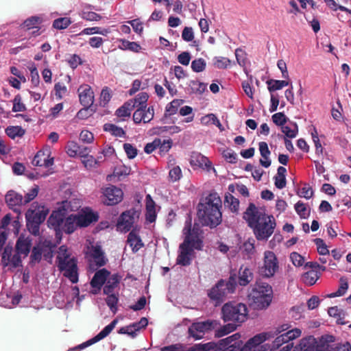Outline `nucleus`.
Masks as SVG:
<instances>
[{"mask_svg": "<svg viewBox=\"0 0 351 351\" xmlns=\"http://www.w3.org/2000/svg\"><path fill=\"white\" fill-rule=\"evenodd\" d=\"M31 248V241L28 239L19 237L16 244V252L19 254L27 256Z\"/></svg>", "mask_w": 351, "mask_h": 351, "instance_id": "obj_36", "label": "nucleus"}, {"mask_svg": "<svg viewBox=\"0 0 351 351\" xmlns=\"http://www.w3.org/2000/svg\"><path fill=\"white\" fill-rule=\"evenodd\" d=\"M49 212L48 208L43 204L38 202L31 204L25 213V219L27 228L32 234H40V226L45 221Z\"/></svg>", "mask_w": 351, "mask_h": 351, "instance_id": "obj_4", "label": "nucleus"}, {"mask_svg": "<svg viewBox=\"0 0 351 351\" xmlns=\"http://www.w3.org/2000/svg\"><path fill=\"white\" fill-rule=\"evenodd\" d=\"M120 276L117 274H113L107 279L106 285L103 289L104 293L110 295L114 292V289L118 286L120 282Z\"/></svg>", "mask_w": 351, "mask_h": 351, "instance_id": "obj_31", "label": "nucleus"}, {"mask_svg": "<svg viewBox=\"0 0 351 351\" xmlns=\"http://www.w3.org/2000/svg\"><path fill=\"white\" fill-rule=\"evenodd\" d=\"M119 42L121 43V45H119V47L122 50L138 52L141 49V45L136 42H131L125 39H120Z\"/></svg>", "mask_w": 351, "mask_h": 351, "instance_id": "obj_46", "label": "nucleus"}, {"mask_svg": "<svg viewBox=\"0 0 351 351\" xmlns=\"http://www.w3.org/2000/svg\"><path fill=\"white\" fill-rule=\"evenodd\" d=\"M2 260L3 261H5V260L8 261L6 265L9 263L14 267H17L21 263V254H19L18 252H16L14 254L12 255L11 250H8V249L5 248L2 255Z\"/></svg>", "mask_w": 351, "mask_h": 351, "instance_id": "obj_33", "label": "nucleus"}, {"mask_svg": "<svg viewBox=\"0 0 351 351\" xmlns=\"http://www.w3.org/2000/svg\"><path fill=\"white\" fill-rule=\"evenodd\" d=\"M56 256V265L58 270L62 272L63 276L68 278L72 283L78 282L77 260L71 256V253L65 245H61L58 250Z\"/></svg>", "mask_w": 351, "mask_h": 351, "instance_id": "obj_3", "label": "nucleus"}, {"mask_svg": "<svg viewBox=\"0 0 351 351\" xmlns=\"http://www.w3.org/2000/svg\"><path fill=\"white\" fill-rule=\"evenodd\" d=\"M140 213L139 210L134 208L122 213L117 221V228L124 232H128L138 219Z\"/></svg>", "mask_w": 351, "mask_h": 351, "instance_id": "obj_9", "label": "nucleus"}, {"mask_svg": "<svg viewBox=\"0 0 351 351\" xmlns=\"http://www.w3.org/2000/svg\"><path fill=\"white\" fill-rule=\"evenodd\" d=\"M133 109L134 105L128 101L116 110L115 114L120 118L129 117Z\"/></svg>", "mask_w": 351, "mask_h": 351, "instance_id": "obj_42", "label": "nucleus"}, {"mask_svg": "<svg viewBox=\"0 0 351 351\" xmlns=\"http://www.w3.org/2000/svg\"><path fill=\"white\" fill-rule=\"evenodd\" d=\"M110 272L106 269H101L95 272L91 281L90 285L93 288L100 290L110 276Z\"/></svg>", "mask_w": 351, "mask_h": 351, "instance_id": "obj_22", "label": "nucleus"}, {"mask_svg": "<svg viewBox=\"0 0 351 351\" xmlns=\"http://www.w3.org/2000/svg\"><path fill=\"white\" fill-rule=\"evenodd\" d=\"M254 274L251 269L243 265L239 270L238 282L241 286H246L253 280Z\"/></svg>", "mask_w": 351, "mask_h": 351, "instance_id": "obj_26", "label": "nucleus"}, {"mask_svg": "<svg viewBox=\"0 0 351 351\" xmlns=\"http://www.w3.org/2000/svg\"><path fill=\"white\" fill-rule=\"evenodd\" d=\"M320 276L321 273L318 271L309 270L302 274L301 280L305 285L312 286L315 284Z\"/></svg>", "mask_w": 351, "mask_h": 351, "instance_id": "obj_35", "label": "nucleus"}, {"mask_svg": "<svg viewBox=\"0 0 351 351\" xmlns=\"http://www.w3.org/2000/svg\"><path fill=\"white\" fill-rule=\"evenodd\" d=\"M107 298L106 299V302L107 305L109 306L110 310L115 313L117 311V303L119 301L118 297L113 293H110V295H107Z\"/></svg>", "mask_w": 351, "mask_h": 351, "instance_id": "obj_58", "label": "nucleus"}, {"mask_svg": "<svg viewBox=\"0 0 351 351\" xmlns=\"http://www.w3.org/2000/svg\"><path fill=\"white\" fill-rule=\"evenodd\" d=\"M300 351H319L317 349V339L313 336L302 338L300 344Z\"/></svg>", "mask_w": 351, "mask_h": 351, "instance_id": "obj_28", "label": "nucleus"}, {"mask_svg": "<svg viewBox=\"0 0 351 351\" xmlns=\"http://www.w3.org/2000/svg\"><path fill=\"white\" fill-rule=\"evenodd\" d=\"M239 325L234 323L228 324L221 328L217 327L215 330V337H221L235 330Z\"/></svg>", "mask_w": 351, "mask_h": 351, "instance_id": "obj_48", "label": "nucleus"}, {"mask_svg": "<svg viewBox=\"0 0 351 351\" xmlns=\"http://www.w3.org/2000/svg\"><path fill=\"white\" fill-rule=\"evenodd\" d=\"M40 243H38L32 250L30 259L32 262L39 263L42 259V251Z\"/></svg>", "mask_w": 351, "mask_h": 351, "instance_id": "obj_60", "label": "nucleus"}, {"mask_svg": "<svg viewBox=\"0 0 351 351\" xmlns=\"http://www.w3.org/2000/svg\"><path fill=\"white\" fill-rule=\"evenodd\" d=\"M123 149L129 159L134 158L138 154V149L130 143H124Z\"/></svg>", "mask_w": 351, "mask_h": 351, "instance_id": "obj_63", "label": "nucleus"}, {"mask_svg": "<svg viewBox=\"0 0 351 351\" xmlns=\"http://www.w3.org/2000/svg\"><path fill=\"white\" fill-rule=\"evenodd\" d=\"M271 333L264 332L259 333L252 338L250 339L245 345L243 346V351H267L268 350L267 344L262 345L266 340L271 339Z\"/></svg>", "mask_w": 351, "mask_h": 351, "instance_id": "obj_8", "label": "nucleus"}, {"mask_svg": "<svg viewBox=\"0 0 351 351\" xmlns=\"http://www.w3.org/2000/svg\"><path fill=\"white\" fill-rule=\"evenodd\" d=\"M5 200L10 208L24 204L23 195L12 190L6 193Z\"/></svg>", "mask_w": 351, "mask_h": 351, "instance_id": "obj_25", "label": "nucleus"}, {"mask_svg": "<svg viewBox=\"0 0 351 351\" xmlns=\"http://www.w3.org/2000/svg\"><path fill=\"white\" fill-rule=\"evenodd\" d=\"M272 298V288L266 282L256 283L248 294L250 305L258 310L267 308L271 302Z\"/></svg>", "mask_w": 351, "mask_h": 351, "instance_id": "obj_5", "label": "nucleus"}, {"mask_svg": "<svg viewBox=\"0 0 351 351\" xmlns=\"http://www.w3.org/2000/svg\"><path fill=\"white\" fill-rule=\"evenodd\" d=\"M223 280H219L208 292V296L210 300L215 302V306L221 304L227 295L230 294L229 291L223 285Z\"/></svg>", "mask_w": 351, "mask_h": 351, "instance_id": "obj_13", "label": "nucleus"}, {"mask_svg": "<svg viewBox=\"0 0 351 351\" xmlns=\"http://www.w3.org/2000/svg\"><path fill=\"white\" fill-rule=\"evenodd\" d=\"M218 348L217 343L210 341L206 343L195 344L190 348V351H215Z\"/></svg>", "mask_w": 351, "mask_h": 351, "instance_id": "obj_44", "label": "nucleus"}, {"mask_svg": "<svg viewBox=\"0 0 351 351\" xmlns=\"http://www.w3.org/2000/svg\"><path fill=\"white\" fill-rule=\"evenodd\" d=\"M71 23L72 21L71 18L60 17L53 21L52 27L54 29L62 30L67 28Z\"/></svg>", "mask_w": 351, "mask_h": 351, "instance_id": "obj_51", "label": "nucleus"}, {"mask_svg": "<svg viewBox=\"0 0 351 351\" xmlns=\"http://www.w3.org/2000/svg\"><path fill=\"white\" fill-rule=\"evenodd\" d=\"M339 283H340V285H339L337 291L328 294V298H335V297L343 296L345 295V293H346V291L348 289V280L345 277H341L339 279Z\"/></svg>", "mask_w": 351, "mask_h": 351, "instance_id": "obj_47", "label": "nucleus"}, {"mask_svg": "<svg viewBox=\"0 0 351 351\" xmlns=\"http://www.w3.org/2000/svg\"><path fill=\"white\" fill-rule=\"evenodd\" d=\"M32 164L34 166L49 167L53 164V158H49L44 152L39 151L34 156Z\"/></svg>", "mask_w": 351, "mask_h": 351, "instance_id": "obj_29", "label": "nucleus"}, {"mask_svg": "<svg viewBox=\"0 0 351 351\" xmlns=\"http://www.w3.org/2000/svg\"><path fill=\"white\" fill-rule=\"evenodd\" d=\"M301 335V330L298 328L289 330L281 335H276L275 339L272 341L271 346H267L269 351H276L281 346H284L288 343H292V340L299 337Z\"/></svg>", "mask_w": 351, "mask_h": 351, "instance_id": "obj_10", "label": "nucleus"}, {"mask_svg": "<svg viewBox=\"0 0 351 351\" xmlns=\"http://www.w3.org/2000/svg\"><path fill=\"white\" fill-rule=\"evenodd\" d=\"M278 269V262L275 254L271 251H266L264 254L263 265L260 268L262 276L270 278Z\"/></svg>", "mask_w": 351, "mask_h": 351, "instance_id": "obj_11", "label": "nucleus"}, {"mask_svg": "<svg viewBox=\"0 0 351 351\" xmlns=\"http://www.w3.org/2000/svg\"><path fill=\"white\" fill-rule=\"evenodd\" d=\"M266 83L271 93L289 85V82L286 80H269Z\"/></svg>", "mask_w": 351, "mask_h": 351, "instance_id": "obj_45", "label": "nucleus"}, {"mask_svg": "<svg viewBox=\"0 0 351 351\" xmlns=\"http://www.w3.org/2000/svg\"><path fill=\"white\" fill-rule=\"evenodd\" d=\"M88 254L97 267L104 266L108 262V258L106 257L101 246L98 243L91 245L88 247Z\"/></svg>", "mask_w": 351, "mask_h": 351, "instance_id": "obj_17", "label": "nucleus"}, {"mask_svg": "<svg viewBox=\"0 0 351 351\" xmlns=\"http://www.w3.org/2000/svg\"><path fill=\"white\" fill-rule=\"evenodd\" d=\"M237 274L235 273H231L228 280L226 281L223 280V285L226 288V289L229 291L230 293H232L234 292L237 287Z\"/></svg>", "mask_w": 351, "mask_h": 351, "instance_id": "obj_53", "label": "nucleus"}, {"mask_svg": "<svg viewBox=\"0 0 351 351\" xmlns=\"http://www.w3.org/2000/svg\"><path fill=\"white\" fill-rule=\"evenodd\" d=\"M260 154L263 158H266V160H263V159H260V164L265 167L268 168L271 165V160L269 158V156L271 154L267 143L266 142L262 141L258 143Z\"/></svg>", "mask_w": 351, "mask_h": 351, "instance_id": "obj_32", "label": "nucleus"}, {"mask_svg": "<svg viewBox=\"0 0 351 351\" xmlns=\"http://www.w3.org/2000/svg\"><path fill=\"white\" fill-rule=\"evenodd\" d=\"M314 243L317 245V252L320 255H328L329 250L323 239L317 238L314 239Z\"/></svg>", "mask_w": 351, "mask_h": 351, "instance_id": "obj_62", "label": "nucleus"}, {"mask_svg": "<svg viewBox=\"0 0 351 351\" xmlns=\"http://www.w3.org/2000/svg\"><path fill=\"white\" fill-rule=\"evenodd\" d=\"M222 202L216 192L202 197L197 204V216L202 224L215 228L222 221Z\"/></svg>", "mask_w": 351, "mask_h": 351, "instance_id": "obj_2", "label": "nucleus"}, {"mask_svg": "<svg viewBox=\"0 0 351 351\" xmlns=\"http://www.w3.org/2000/svg\"><path fill=\"white\" fill-rule=\"evenodd\" d=\"M149 96L147 93L141 92L138 93L133 99L129 100L134 105V108H146V103Z\"/></svg>", "mask_w": 351, "mask_h": 351, "instance_id": "obj_41", "label": "nucleus"}, {"mask_svg": "<svg viewBox=\"0 0 351 351\" xmlns=\"http://www.w3.org/2000/svg\"><path fill=\"white\" fill-rule=\"evenodd\" d=\"M174 161L175 160L173 158L168 162L169 167H170V165L172 166L169 172V178L170 180L173 182L180 180L182 177V173L180 167L179 166H175Z\"/></svg>", "mask_w": 351, "mask_h": 351, "instance_id": "obj_39", "label": "nucleus"}, {"mask_svg": "<svg viewBox=\"0 0 351 351\" xmlns=\"http://www.w3.org/2000/svg\"><path fill=\"white\" fill-rule=\"evenodd\" d=\"M206 68V62L203 58L195 59L191 62V69L194 72L199 73Z\"/></svg>", "mask_w": 351, "mask_h": 351, "instance_id": "obj_61", "label": "nucleus"}, {"mask_svg": "<svg viewBox=\"0 0 351 351\" xmlns=\"http://www.w3.org/2000/svg\"><path fill=\"white\" fill-rule=\"evenodd\" d=\"M184 102V101L183 99H173L167 105L164 117L167 118L176 114L178 112L179 108Z\"/></svg>", "mask_w": 351, "mask_h": 351, "instance_id": "obj_37", "label": "nucleus"}, {"mask_svg": "<svg viewBox=\"0 0 351 351\" xmlns=\"http://www.w3.org/2000/svg\"><path fill=\"white\" fill-rule=\"evenodd\" d=\"M295 210L298 215L301 217L306 219L310 215L309 210L307 209V207L305 204L302 202L301 201H298L295 204Z\"/></svg>", "mask_w": 351, "mask_h": 351, "instance_id": "obj_57", "label": "nucleus"}, {"mask_svg": "<svg viewBox=\"0 0 351 351\" xmlns=\"http://www.w3.org/2000/svg\"><path fill=\"white\" fill-rule=\"evenodd\" d=\"M313 193L314 192L312 187H311L308 184H304L300 191L298 193V195L301 197L309 199L313 197Z\"/></svg>", "mask_w": 351, "mask_h": 351, "instance_id": "obj_59", "label": "nucleus"}, {"mask_svg": "<svg viewBox=\"0 0 351 351\" xmlns=\"http://www.w3.org/2000/svg\"><path fill=\"white\" fill-rule=\"evenodd\" d=\"M66 217V212L65 209H58L53 211L47 221L49 227L53 228L57 234L60 232Z\"/></svg>", "mask_w": 351, "mask_h": 351, "instance_id": "obj_16", "label": "nucleus"}, {"mask_svg": "<svg viewBox=\"0 0 351 351\" xmlns=\"http://www.w3.org/2000/svg\"><path fill=\"white\" fill-rule=\"evenodd\" d=\"M84 158L82 163L87 169L95 168L99 165V162L93 156L87 155Z\"/></svg>", "mask_w": 351, "mask_h": 351, "instance_id": "obj_64", "label": "nucleus"}, {"mask_svg": "<svg viewBox=\"0 0 351 351\" xmlns=\"http://www.w3.org/2000/svg\"><path fill=\"white\" fill-rule=\"evenodd\" d=\"M104 203L108 206L116 205L123 199L122 190L114 185L103 189Z\"/></svg>", "mask_w": 351, "mask_h": 351, "instance_id": "obj_12", "label": "nucleus"}, {"mask_svg": "<svg viewBox=\"0 0 351 351\" xmlns=\"http://www.w3.org/2000/svg\"><path fill=\"white\" fill-rule=\"evenodd\" d=\"M335 341V337L331 335H322L317 339V349L319 351H331L333 346L332 343Z\"/></svg>", "mask_w": 351, "mask_h": 351, "instance_id": "obj_27", "label": "nucleus"}, {"mask_svg": "<svg viewBox=\"0 0 351 351\" xmlns=\"http://www.w3.org/2000/svg\"><path fill=\"white\" fill-rule=\"evenodd\" d=\"M184 233L185 238L183 243L187 242V247H192V249L202 250V241L199 237L198 230L193 228L191 230V223L186 225L184 228Z\"/></svg>", "mask_w": 351, "mask_h": 351, "instance_id": "obj_14", "label": "nucleus"}, {"mask_svg": "<svg viewBox=\"0 0 351 351\" xmlns=\"http://www.w3.org/2000/svg\"><path fill=\"white\" fill-rule=\"evenodd\" d=\"M190 165L193 167H199L209 171L212 167V162L208 158L199 152H192L189 160ZM213 170L215 169L213 168Z\"/></svg>", "mask_w": 351, "mask_h": 351, "instance_id": "obj_18", "label": "nucleus"}, {"mask_svg": "<svg viewBox=\"0 0 351 351\" xmlns=\"http://www.w3.org/2000/svg\"><path fill=\"white\" fill-rule=\"evenodd\" d=\"M224 204L233 213H237L239 210V201L230 193H228L225 195Z\"/></svg>", "mask_w": 351, "mask_h": 351, "instance_id": "obj_40", "label": "nucleus"}, {"mask_svg": "<svg viewBox=\"0 0 351 351\" xmlns=\"http://www.w3.org/2000/svg\"><path fill=\"white\" fill-rule=\"evenodd\" d=\"M92 7L93 6L90 5H86L80 13V16L82 19L88 21H100L101 19V16L95 12L90 11V10Z\"/></svg>", "mask_w": 351, "mask_h": 351, "instance_id": "obj_34", "label": "nucleus"}, {"mask_svg": "<svg viewBox=\"0 0 351 351\" xmlns=\"http://www.w3.org/2000/svg\"><path fill=\"white\" fill-rule=\"evenodd\" d=\"M104 130L110 132L114 136L123 137L125 135V132L122 128L118 127L112 123H106L104 125Z\"/></svg>", "mask_w": 351, "mask_h": 351, "instance_id": "obj_50", "label": "nucleus"}, {"mask_svg": "<svg viewBox=\"0 0 351 351\" xmlns=\"http://www.w3.org/2000/svg\"><path fill=\"white\" fill-rule=\"evenodd\" d=\"M98 216L94 213L90 212L84 215L77 217V224L80 227H86L92 222L97 221Z\"/></svg>", "mask_w": 351, "mask_h": 351, "instance_id": "obj_38", "label": "nucleus"}, {"mask_svg": "<svg viewBox=\"0 0 351 351\" xmlns=\"http://www.w3.org/2000/svg\"><path fill=\"white\" fill-rule=\"evenodd\" d=\"M79 99L84 107H90L94 101V93L88 85L81 86L78 88Z\"/></svg>", "mask_w": 351, "mask_h": 351, "instance_id": "obj_20", "label": "nucleus"}, {"mask_svg": "<svg viewBox=\"0 0 351 351\" xmlns=\"http://www.w3.org/2000/svg\"><path fill=\"white\" fill-rule=\"evenodd\" d=\"M187 242L182 243L180 245V252L178 254L176 263L182 266H188L191 263V256L193 252L192 247H187Z\"/></svg>", "mask_w": 351, "mask_h": 351, "instance_id": "obj_21", "label": "nucleus"}, {"mask_svg": "<svg viewBox=\"0 0 351 351\" xmlns=\"http://www.w3.org/2000/svg\"><path fill=\"white\" fill-rule=\"evenodd\" d=\"M213 64L214 66L219 69H227L231 64V60L228 58L218 56L215 57L213 59Z\"/></svg>", "mask_w": 351, "mask_h": 351, "instance_id": "obj_56", "label": "nucleus"}, {"mask_svg": "<svg viewBox=\"0 0 351 351\" xmlns=\"http://www.w3.org/2000/svg\"><path fill=\"white\" fill-rule=\"evenodd\" d=\"M189 86L191 90V93L201 95L206 90V85L197 80H191L189 82Z\"/></svg>", "mask_w": 351, "mask_h": 351, "instance_id": "obj_54", "label": "nucleus"}, {"mask_svg": "<svg viewBox=\"0 0 351 351\" xmlns=\"http://www.w3.org/2000/svg\"><path fill=\"white\" fill-rule=\"evenodd\" d=\"M5 133L9 137L14 138L16 136H23L25 133V130L21 126H9L6 128Z\"/></svg>", "mask_w": 351, "mask_h": 351, "instance_id": "obj_52", "label": "nucleus"}, {"mask_svg": "<svg viewBox=\"0 0 351 351\" xmlns=\"http://www.w3.org/2000/svg\"><path fill=\"white\" fill-rule=\"evenodd\" d=\"M43 22V17L40 16H32L27 18L23 23L24 27L27 29L38 28Z\"/></svg>", "mask_w": 351, "mask_h": 351, "instance_id": "obj_43", "label": "nucleus"}, {"mask_svg": "<svg viewBox=\"0 0 351 351\" xmlns=\"http://www.w3.org/2000/svg\"><path fill=\"white\" fill-rule=\"evenodd\" d=\"M154 107L149 106L146 108H138L133 114V120L135 123H141L142 121L144 123H149L154 118Z\"/></svg>", "mask_w": 351, "mask_h": 351, "instance_id": "obj_19", "label": "nucleus"}, {"mask_svg": "<svg viewBox=\"0 0 351 351\" xmlns=\"http://www.w3.org/2000/svg\"><path fill=\"white\" fill-rule=\"evenodd\" d=\"M220 324L217 320L208 319L204 322L193 323L189 328V334L195 339L203 338L205 332L215 330Z\"/></svg>", "mask_w": 351, "mask_h": 351, "instance_id": "obj_7", "label": "nucleus"}, {"mask_svg": "<svg viewBox=\"0 0 351 351\" xmlns=\"http://www.w3.org/2000/svg\"><path fill=\"white\" fill-rule=\"evenodd\" d=\"M127 243L132 248L133 253H136L141 248L144 247V243L141 237L135 230H132L128 235Z\"/></svg>", "mask_w": 351, "mask_h": 351, "instance_id": "obj_24", "label": "nucleus"}, {"mask_svg": "<svg viewBox=\"0 0 351 351\" xmlns=\"http://www.w3.org/2000/svg\"><path fill=\"white\" fill-rule=\"evenodd\" d=\"M218 346L219 348L215 351H243L241 343L239 341L235 343L232 339H229V337L221 339Z\"/></svg>", "mask_w": 351, "mask_h": 351, "instance_id": "obj_23", "label": "nucleus"}, {"mask_svg": "<svg viewBox=\"0 0 351 351\" xmlns=\"http://www.w3.org/2000/svg\"><path fill=\"white\" fill-rule=\"evenodd\" d=\"M221 315L224 322H232L240 326L247 318V307L243 303L228 302L222 306Z\"/></svg>", "mask_w": 351, "mask_h": 351, "instance_id": "obj_6", "label": "nucleus"}, {"mask_svg": "<svg viewBox=\"0 0 351 351\" xmlns=\"http://www.w3.org/2000/svg\"><path fill=\"white\" fill-rule=\"evenodd\" d=\"M77 226H79L77 224V217L71 215L69 217H66L61 228V232L71 234L75 231Z\"/></svg>", "mask_w": 351, "mask_h": 351, "instance_id": "obj_30", "label": "nucleus"}, {"mask_svg": "<svg viewBox=\"0 0 351 351\" xmlns=\"http://www.w3.org/2000/svg\"><path fill=\"white\" fill-rule=\"evenodd\" d=\"M42 256L45 260L51 259L53 256L52 246L49 241L40 242Z\"/></svg>", "mask_w": 351, "mask_h": 351, "instance_id": "obj_55", "label": "nucleus"}, {"mask_svg": "<svg viewBox=\"0 0 351 351\" xmlns=\"http://www.w3.org/2000/svg\"><path fill=\"white\" fill-rule=\"evenodd\" d=\"M243 217L252 229L258 241H267L272 235L276 226L274 216L267 215L254 203H250Z\"/></svg>", "mask_w": 351, "mask_h": 351, "instance_id": "obj_1", "label": "nucleus"}, {"mask_svg": "<svg viewBox=\"0 0 351 351\" xmlns=\"http://www.w3.org/2000/svg\"><path fill=\"white\" fill-rule=\"evenodd\" d=\"M291 126L283 125L281 127L282 132L286 136V138H293L298 133V125L295 123H291Z\"/></svg>", "mask_w": 351, "mask_h": 351, "instance_id": "obj_49", "label": "nucleus"}, {"mask_svg": "<svg viewBox=\"0 0 351 351\" xmlns=\"http://www.w3.org/2000/svg\"><path fill=\"white\" fill-rule=\"evenodd\" d=\"M117 322H118V320L117 319H114L108 325L105 326L104 328L102 330H101L96 336H95L94 337H93L90 339L88 340L87 341H86V342L79 345L75 349V350L84 349V348H86V347H88L89 346H91V345H93V344H94V343L101 341V339H104L115 328Z\"/></svg>", "mask_w": 351, "mask_h": 351, "instance_id": "obj_15", "label": "nucleus"}]
</instances>
